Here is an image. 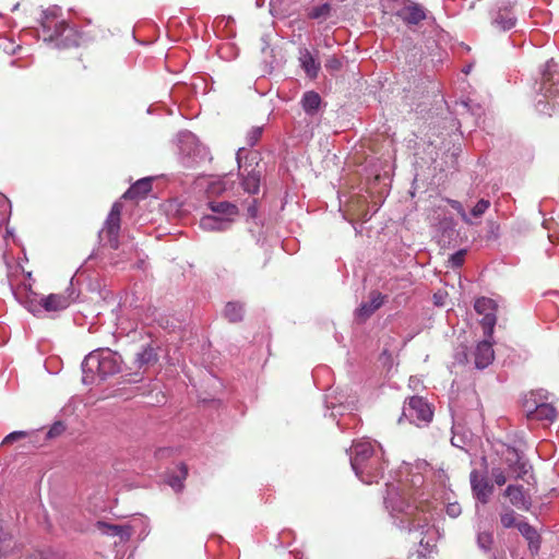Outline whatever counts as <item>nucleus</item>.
Here are the masks:
<instances>
[{"instance_id": "10", "label": "nucleus", "mask_w": 559, "mask_h": 559, "mask_svg": "<svg viewBox=\"0 0 559 559\" xmlns=\"http://www.w3.org/2000/svg\"><path fill=\"white\" fill-rule=\"evenodd\" d=\"M396 16L406 25H418L426 20L427 10L419 3L406 0L405 5L396 12Z\"/></svg>"}, {"instance_id": "34", "label": "nucleus", "mask_w": 559, "mask_h": 559, "mask_svg": "<svg viewBox=\"0 0 559 559\" xmlns=\"http://www.w3.org/2000/svg\"><path fill=\"white\" fill-rule=\"evenodd\" d=\"M492 543H493V536L491 533L481 532L478 534L477 544L481 549H484L486 551L490 550Z\"/></svg>"}, {"instance_id": "24", "label": "nucleus", "mask_w": 559, "mask_h": 559, "mask_svg": "<svg viewBox=\"0 0 559 559\" xmlns=\"http://www.w3.org/2000/svg\"><path fill=\"white\" fill-rule=\"evenodd\" d=\"M209 205L214 213L224 214L227 216H235L238 214V207L227 201L211 202Z\"/></svg>"}, {"instance_id": "43", "label": "nucleus", "mask_w": 559, "mask_h": 559, "mask_svg": "<svg viewBox=\"0 0 559 559\" xmlns=\"http://www.w3.org/2000/svg\"><path fill=\"white\" fill-rule=\"evenodd\" d=\"M460 513V506L457 504H450L448 507V514L451 516H456Z\"/></svg>"}, {"instance_id": "42", "label": "nucleus", "mask_w": 559, "mask_h": 559, "mask_svg": "<svg viewBox=\"0 0 559 559\" xmlns=\"http://www.w3.org/2000/svg\"><path fill=\"white\" fill-rule=\"evenodd\" d=\"M325 68L328 70H338L340 68L343 67V63L340 59H337L336 57L332 56V57H329L325 61Z\"/></svg>"}, {"instance_id": "27", "label": "nucleus", "mask_w": 559, "mask_h": 559, "mask_svg": "<svg viewBox=\"0 0 559 559\" xmlns=\"http://www.w3.org/2000/svg\"><path fill=\"white\" fill-rule=\"evenodd\" d=\"M496 307L497 306H496L495 300L487 298V297L478 298L474 305L476 312L479 314L492 312L496 309Z\"/></svg>"}, {"instance_id": "25", "label": "nucleus", "mask_w": 559, "mask_h": 559, "mask_svg": "<svg viewBox=\"0 0 559 559\" xmlns=\"http://www.w3.org/2000/svg\"><path fill=\"white\" fill-rule=\"evenodd\" d=\"M331 13V5L323 3L308 9V17L312 20H326Z\"/></svg>"}, {"instance_id": "21", "label": "nucleus", "mask_w": 559, "mask_h": 559, "mask_svg": "<svg viewBox=\"0 0 559 559\" xmlns=\"http://www.w3.org/2000/svg\"><path fill=\"white\" fill-rule=\"evenodd\" d=\"M261 170L252 168L243 176L241 186L250 194H257L260 190Z\"/></svg>"}, {"instance_id": "46", "label": "nucleus", "mask_w": 559, "mask_h": 559, "mask_svg": "<svg viewBox=\"0 0 559 559\" xmlns=\"http://www.w3.org/2000/svg\"><path fill=\"white\" fill-rule=\"evenodd\" d=\"M111 528H112L115 532H119V531H120V527H119V526H117V525L111 526Z\"/></svg>"}, {"instance_id": "22", "label": "nucleus", "mask_w": 559, "mask_h": 559, "mask_svg": "<svg viewBox=\"0 0 559 559\" xmlns=\"http://www.w3.org/2000/svg\"><path fill=\"white\" fill-rule=\"evenodd\" d=\"M298 59L302 70H320L321 68L316 56L307 48H299Z\"/></svg>"}, {"instance_id": "16", "label": "nucleus", "mask_w": 559, "mask_h": 559, "mask_svg": "<svg viewBox=\"0 0 559 559\" xmlns=\"http://www.w3.org/2000/svg\"><path fill=\"white\" fill-rule=\"evenodd\" d=\"M152 190V182L148 178L138 180L122 195L126 200H139L147 195Z\"/></svg>"}, {"instance_id": "18", "label": "nucleus", "mask_w": 559, "mask_h": 559, "mask_svg": "<svg viewBox=\"0 0 559 559\" xmlns=\"http://www.w3.org/2000/svg\"><path fill=\"white\" fill-rule=\"evenodd\" d=\"M506 463L514 473H516L518 477H522L527 473L526 463L522 460L519 451L514 448H508L506 455Z\"/></svg>"}, {"instance_id": "33", "label": "nucleus", "mask_w": 559, "mask_h": 559, "mask_svg": "<svg viewBox=\"0 0 559 559\" xmlns=\"http://www.w3.org/2000/svg\"><path fill=\"white\" fill-rule=\"evenodd\" d=\"M524 399H532L536 404L548 403L549 394L544 389L532 390Z\"/></svg>"}, {"instance_id": "3", "label": "nucleus", "mask_w": 559, "mask_h": 559, "mask_svg": "<svg viewBox=\"0 0 559 559\" xmlns=\"http://www.w3.org/2000/svg\"><path fill=\"white\" fill-rule=\"evenodd\" d=\"M432 514L428 511L427 504L418 506L412 509V514L405 519H401V523L405 524L404 528L408 533L417 534L420 546L430 549L436 546V527L431 524Z\"/></svg>"}, {"instance_id": "28", "label": "nucleus", "mask_w": 559, "mask_h": 559, "mask_svg": "<svg viewBox=\"0 0 559 559\" xmlns=\"http://www.w3.org/2000/svg\"><path fill=\"white\" fill-rule=\"evenodd\" d=\"M139 368L153 364L156 361V354L153 348L146 347L141 353L136 355L135 359Z\"/></svg>"}, {"instance_id": "39", "label": "nucleus", "mask_w": 559, "mask_h": 559, "mask_svg": "<svg viewBox=\"0 0 559 559\" xmlns=\"http://www.w3.org/2000/svg\"><path fill=\"white\" fill-rule=\"evenodd\" d=\"M466 251L465 250H459L454 254L450 257V263L452 267H460L464 263Z\"/></svg>"}, {"instance_id": "31", "label": "nucleus", "mask_w": 559, "mask_h": 559, "mask_svg": "<svg viewBox=\"0 0 559 559\" xmlns=\"http://www.w3.org/2000/svg\"><path fill=\"white\" fill-rule=\"evenodd\" d=\"M496 321H497V318L493 312H488V313L484 314L480 323H481V326L484 329V333L486 336L491 337V335L493 333V328L496 325Z\"/></svg>"}, {"instance_id": "36", "label": "nucleus", "mask_w": 559, "mask_h": 559, "mask_svg": "<svg viewBox=\"0 0 559 559\" xmlns=\"http://www.w3.org/2000/svg\"><path fill=\"white\" fill-rule=\"evenodd\" d=\"M447 202L450 204V206L457 212V214L461 216V218L467 223L471 224L472 221L469 219L468 215L466 214L463 205L461 202L452 199H447Z\"/></svg>"}, {"instance_id": "15", "label": "nucleus", "mask_w": 559, "mask_h": 559, "mask_svg": "<svg viewBox=\"0 0 559 559\" xmlns=\"http://www.w3.org/2000/svg\"><path fill=\"white\" fill-rule=\"evenodd\" d=\"M495 357L492 345L488 341L480 342L475 350V366L478 369L488 367Z\"/></svg>"}, {"instance_id": "4", "label": "nucleus", "mask_w": 559, "mask_h": 559, "mask_svg": "<svg viewBox=\"0 0 559 559\" xmlns=\"http://www.w3.org/2000/svg\"><path fill=\"white\" fill-rule=\"evenodd\" d=\"M414 495V491L406 490L402 484H391L384 498L385 507L393 516L402 514V519H405L408 514H412V509L418 507L415 504Z\"/></svg>"}, {"instance_id": "44", "label": "nucleus", "mask_w": 559, "mask_h": 559, "mask_svg": "<svg viewBox=\"0 0 559 559\" xmlns=\"http://www.w3.org/2000/svg\"><path fill=\"white\" fill-rule=\"evenodd\" d=\"M26 559H45V558L39 554H35V555L28 556Z\"/></svg>"}, {"instance_id": "47", "label": "nucleus", "mask_w": 559, "mask_h": 559, "mask_svg": "<svg viewBox=\"0 0 559 559\" xmlns=\"http://www.w3.org/2000/svg\"><path fill=\"white\" fill-rule=\"evenodd\" d=\"M548 76H550L551 72L550 71H547L545 72ZM549 80V78H547Z\"/></svg>"}, {"instance_id": "41", "label": "nucleus", "mask_w": 559, "mask_h": 559, "mask_svg": "<svg viewBox=\"0 0 559 559\" xmlns=\"http://www.w3.org/2000/svg\"><path fill=\"white\" fill-rule=\"evenodd\" d=\"M27 435L28 433L26 431H13L3 439L2 444H11L20 439L27 437Z\"/></svg>"}, {"instance_id": "9", "label": "nucleus", "mask_w": 559, "mask_h": 559, "mask_svg": "<svg viewBox=\"0 0 559 559\" xmlns=\"http://www.w3.org/2000/svg\"><path fill=\"white\" fill-rule=\"evenodd\" d=\"M469 481L474 497L483 504H486L493 492V485L485 475H481L476 469L471 472Z\"/></svg>"}, {"instance_id": "7", "label": "nucleus", "mask_w": 559, "mask_h": 559, "mask_svg": "<svg viewBox=\"0 0 559 559\" xmlns=\"http://www.w3.org/2000/svg\"><path fill=\"white\" fill-rule=\"evenodd\" d=\"M122 204L116 202L112 204L111 210L105 221L104 227L99 233V237L111 249H117L119 246V231L121 223Z\"/></svg>"}, {"instance_id": "11", "label": "nucleus", "mask_w": 559, "mask_h": 559, "mask_svg": "<svg viewBox=\"0 0 559 559\" xmlns=\"http://www.w3.org/2000/svg\"><path fill=\"white\" fill-rule=\"evenodd\" d=\"M376 455L369 442H357L350 449V465L354 471L361 472L362 465Z\"/></svg>"}, {"instance_id": "13", "label": "nucleus", "mask_w": 559, "mask_h": 559, "mask_svg": "<svg viewBox=\"0 0 559 559\" xmlns=\"http://www.w3.org/2000/svg\"><path fill=\"white\" fill-rule=\"evenodd\" d=\"M385 296L379 292H371L369 301L362 302L356 310V317L360 321L370 318L384 302Z\"/></svg>"}, {"instance_id": "8", "label": "nucleus", "mask_w": 559, "mask_h": 559, "mask_svg": "<svg viewBox=\"0 0 559 559\" xmlns=\"http://www.w3.org/2000/svg\"><path fill=\"white\" fill-rule=\"evenodd\" d=\"M523 406L530 419L551 423L557 416L556 408L551 403L536 404L532 399H524Z\"/></svg>"}, {"instance_id": "45", "label": "nucleus", "mask_w": 559, "mask_h": 559, "mask_svg": "<svg viewBox=\"0 0 559 559\" xmlns=\"http://www.w3.org/2000/svg\"><path fill=\"white\" fill-rule=\"evenodd\" d=\"M551 67H557V63L555 62L554 59H550L548 62H547V69L551 68Z\"/></svg>"}, {"instance_id": "5", "label": "nucleus", "mask_w": 559, "mask_h": 559, "mask_svg": "<svg viewBox=\"0 0 559 559\" xmlns=\"http://www.w3.org/2000/svg\"><path fill=\"white\" fill-rule=\"evenodd\" d=\"M432 417L433 411L430 404L424 397L414 395L405 401L399 423L406 419L417 427H420L430 423Z\"/></svg>"}, {"instance_id": "23", "label": "nucleus", "mask_w": 559, "mask_h": 559, "mask_svg": "<svg viewBox=\"0 0 559 559\" xmlns=\"http://www.w3.org/2000/svg\"><path fill=\"white\" fill-rule=\"evenodd\" d=\"M493 24L502 31H509L515 25V19L509 11L504 10L497 14Z\"/></svg>"}, {"instance_id": "6", "label": "nucleus", "mask_w": 559, "mask_h": 559, "mask_svg": "<svg viewBox=\"0 0 559 559\" xmlns=\"http://www.w3.org/2000/svg\"><path fill=\"white\" fill-rule=\"evenodd\" d=\"M73 289L69 286L64 292L59 294H50L46 297L40 298L38 301L28 300L27 309L35 316H39L43 310L51 312V311H61L68 308L73 298Z\"/></svg>"}, {"instance_id": "32", "label": "nucleus", "mask_w": 559, "mask_h": 559, "mask_svg": "<svg viewBox=\"0 0 559 559\" xmlns=\"http://www.w3.org/2000/svg\"><path fill=\"white\" fill-rule=\"evenodd\" d=\"M179 472H180V475L179 476H176V477H173L170 480H169V485L176 489V490H181L182 487H183V480L187 478L188 476V467L186 464L181 463L179 465Z\"/></svg>"}, {"instance_id": "17", "label": "nucleus", "mask_w": 559, "mask_h": 559, "mask_svg": "<svg viewBox=\"0 0 559 559\" xmlns=\"http://www.w3.org/2000/svg\"><path fill=\"white\" fill-rule=\"evenodd\" d=\"M504 496H507L511 504L518 509L528 510L530 501L525 497L522 486L509 485L504 490Z\"/></svg>"}, {"instance_id": "14", "label": "nucleus", "mask_w": 559, "mask_h": 559, "mask_svg": "<svg viewBox=\"0 0 559 559\" xmlns=\"http://www.w3.org/2000/svg\"><path fill=\"white\" fill-rule=\"evenodd\" d=\"M518 530L528 543L532 555H536L540 548L542 538L538 532L527 522H519Z\"/></svg>"}, {"instance_id": "2", "label": "nucleus", "mask_w": 559, "mask_h": 559, "mask_svg": "<svg viewBox=\"0 0 559 559\" xmlns=\"http://www.w3.org/2000/svg\"><path fill=\"white\" fill-rule=\"evenodd\" d=\"M116 354L109 349H98L90 353L82 362L83 382L93 384L103 381L108 376L119 371Z\"/></svg>"}, {"instance_id": "38", "label": "nucleus", "mask_w": 559, "mask_h": 559, "mask_svg": "<svg viewBox=\"0 0 559 559\" xmlns=\"http://www.w3.org/2000/svg\"><path fill=\"white\" fill-rule=\"evenodd\" d=\"M262 135V128H252L248 133V145L254 146Z\"/></svg>"}, {"instance_id": "26", "label": "nucleus", "mask_w": 559, "mask_h": 559, "mask_svg": "<svg viewBox=\"0 0 559 559\" xmlns=\"http://www.w3.org/2000/svg\"><path fill=\"white\" fill-rule=\"evenodd\" d=\"M224 312H225V317L230 322H238L242 318L243 309H242V306L238 302H228L225 306Z\"/></svg>"}, {"instance_id": "30", "label": "nucleus", "mask_w": 559, "mask_h": 559, "mask_svg": "<svg viewBox=\"0 0 559 559\" xmlns=\"http://www.w3.org/2000/svg\"><path fill=\"white\" fill-rule=\"evenodd\" d=\"M200 224L204 229L222 230L225 223L213 215H205L201 218Z\"/></svg>"}, {"instance_id": "1", "label": "nucleus", "mask_w": 559, "mask_h": 559, "mask_svg": "<svg viewBox=\"0 0 559 559\" xmlns=\"http://www.w3.org/2000/svg\"><path fill=\"white\" fill-rule=\"evenodd\" d=\"M43 39L57 49H72L91 43L106 41L111 33L108 28L98 26L81 31L67 21H50L43 24Z\"/></svg>"}, {"instance_id": "20", "label": "nucleus", "mask_w": 559, "mask_h": 559, "mask_svg": "<svg viewBox=\"0 0 559 559\" xmlns=\"http://www.w3.org/2000/svg\"><path fill=\"white\" fill-rule=\"evenodd\" d=\"M300 104L307 115L313 116L319 111L322 99L317 92L309 91L302 95Z\"/></svg>"}, {"instance_id": "35", "label": "nucleus", "mask_w": 559, "mask_h": 559, "mask_svg": "<svg viewBox=\"0 0 559 559\" xmlns=\"http://www.w3.org/2000/svg\"><path fill=\"white\" fill-rule=\"evenodd\" d=\"M490 207V201L480 199L476 205L472 209L471 214L474 217H480Z\"/></svg>"}, {"instance_id": "19", "label": "nucleus", "mask_w": 559, "mask_h": 559, "mask_svg": "<svg viewBox=\"0 0 559 559\" xmlns=\"http://www.w3.org/2000/svg\"><path fill=\"white\" fill-rule=\"evenodd\" d=\"M15 543L9 526L0 521V557H7L14 550Z\"/></svg>"}, {"instance_id": "12", "label": "nucleus", "mask_w": 559, "mask_h": 559, "mask_svg": "<svg viewBox=\"0 0 559 559\" xmlns=\"http://www.w3.org/2000/svg\"><path fill=\"white\" fill-rule=\"evenodd\" d=\"M359 471H354L356 475L366 484H372L382 475L383 465L379 455H374L366 462Z\"/></svg>"}, {"instance_id": "40", "label": "nucleus", "mask_w": 559, "mask_h": 559, "mask_svg": "<svg viewBox=\"0 0 559 559\" xmlns=\"http://www.w3.org/2000/svg\"><path fill=\"white\" fill-rule=\"evenodd\" d=\"M491 476L498 486H502L507 483V476L504 475V472L500 467L492 468Z\"/></svg>"}, {"instance_id": "37", "label": "nucleus", "mask_w": 559, "mask_h": 559, "mask_svg": "<svg viewBox=\"0 0 559 559\" xmlns=\"http://www.w3.org/2000/svg\"><path fill=\"white\" fill-rule=\"evenodd\" d=\"M66 430V426L62 421H56L47 432V438L52 439L61 436Z\"/></svg>"}, {"instance_id": "29", "label": "nucleus", "mask_w": 559, "mask_h": 559, "mask_svg": "<svg viewBox=\"0 0 559 559\" xmlns=\"http://www.w3.org/2000/svg\"><path fill=\"white\" fill-rule=\"evenodd\" d=\"M516 519L518 515L515 511L510 508L504 509V511L500 514V522L504 528H510L514 526L518 527L519 522H516Z\"/></svg>"}]
</instances>
